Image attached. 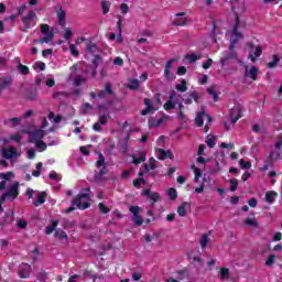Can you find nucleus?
I'll use <instances>...</instances> for the list:
<instances>
[{
	"label": "nucleus",
	"mask_w": 282,
	"mask_h": 282,
	"mask_svg": "<svg viewBox=\"0 0 282 282\" xmlns=\"http://www.w3.org/2000/svg\"><path fill=\"white\" fill-rule=\"evenodd\" d=\"M89 187L82 189V192L73 199V206H77L78 210H87L91 206L89 202L83 203V199H90Z\"/></svg>",
	"instance_id": "obj_1"
},
{
	"label": "nucleus",
	"mask_w": 282,
	"mask_h": 282,
	"mask_svg": "<svg viewBox=\"0 0 282 282\" xmlns=\"http://www.w3.org/2000/svg\"><path fill=\"white\" fill-rule=\"evenodd\" d=\"M239 15H236V24L232 28V37L229 44L228 50H236L237 43H239V39H243V34L239 32Z\"/></svg>",
	"instance_id": "obj_2"
},
{
	"label": "nucleus",
	"mask_w": 282,
	"mask_h": 282,
	"mask_svg": "<svg viewBox=\"0 0 282 282\" xmlns=\"http://www.w3.org/2000/svg\"><path fill=\"white\" fill-rule=\"evenodd\" d=\"M199 98H200L199 91L189 90L187 95H184L183 102H185V105H193V100H194L196 105H199Z\"/></svg>",
	"instance_id": "obj_3"
},
{
	"label": "nucleus",
	"mask_w": 282,
	"mask_h": 282,
	"mask_svg": "<svg viewBox=\"0 0 282 282\" xmlns=\"http://www.w3.org/2000/svg\"><path fill=\"white\" fill-rule=\"evenodd\" d=\"M31 274H32V265L25 262H22L18 267V276H20V279H30Z\"/></svg>",
	"instance_id": "obj_4"
},
{
	"label": "nucleus",
	"mask_w": 282,
	"mask_h": 282,
	"mask_svg": "<svg viewBox=\"0 0 282 282\" xmlns=\"http://www.w3.org/2000/svg\"><path fill=\"white\" fill-rule=\"evenodd\" d=\"M229 117L232 124H237L239 119L243 117V110L241 109V107H234L229 111Z\"/></svg>",
	"instance_id": "obj_5"
},
{
	"label": "nucleus",
	"mask_w": 282,
	"mask_h": 282,
	"mask_svg": "<svg viewBox=\"0 0 282 282\" xmlns=\"http://www.w3.org/2000/svg\"><path fill=\"white\" fill-rule=\"evenodd\" d=\"M173 63H175V59H170L165 64L163 76L167 80H175V74H173Z\"/></svg>",
	"instance_id": "obj_6"
},
{
	"label": "nucleus",
	"mask_w": 282,
	"mask_h": 282,
	"mask_svg": "<svg viewBox=\"0 0 282 282\" xmlns=\"http://www.w3.org/2000/svg\"><path fill=\"white\" fill-rule=\"evenodd\" d=\"M12 76H2L0 77V94H3L6 89L12 87Z\"/></svg>",
	"instance_id": "obj_7"
},
{
	"label": "nucleus",
	"mask_w": 282,
	"mask_h": 282,
	"mask_svg": "<svg viewBox=\"0 0 282 282\" xmlns=\"http://www.w3.org/2000/svg\"><path fill=\"white\" fill-rule=\"evenodd\" d=\"M97 96L100 98V100L107 98V96H113V88L111 83H107L105 85V89L99 90Z\"/></svg>",
	"instance_id": "obj_8"
},
{
	"label": "nucleus",
	"mask_w": 282,
	"mask_h": 282,
	"mask_svg": "<svg viewBox=\"0 0 282 282\" xmlns=\"http://www.w3.org/2000/svg\"><path fill=\"white\" fill-rule=\"evenodd\" d=\"M245 74L251 78V80H257V78H259V68L257 66H251L249 69V66H245Z\"/></svg>",
	"instance_id": "obj_9"
},
{
	"label": "nucleus",
	"mask_w": 282,
	"mask_h": 282,
	"mask_svg": "<svg viewBox=\"0 0 282 282\" xmlns=\"http://www.w3.org/2000/svg\"><path fill=\"white\" fill-rule=\"evenodd\" d=\"M175 17L177 18L173 20V25L184 26L188 23L187 18H180V17H186V12L176 13Z\"/></svg>",
	"instance_id": "obj_10"
},
{
	"label": "nucleus",
	"mask_w": 282,
	"mask_h": 282,
	"mask_svg": "<svg viewBox=\"0 0 282 282\" xmlns=\"http://www.w3.org/2000/svg\"><path fill=\"white\" fill-rule=\"evenodd\" d=\"M143 105H145V108L141 111V116H149V113H153V111H155V108L151 105V99L145 98L143 100Z\"/></svg>",
	"instance_id": "obj_11"
},
{
	"label": "nucleus",
	"mask_w": 282,
	"mask_h": 282,
	"mask_svg": "<svg viewBox=\"0 0 282 282\" xmlns=\"http://www.w3.org/2000/svg\"><path fill=\"white\" fill-rule=\"evenodd\" d=\"M15 155H18V152L14 147H9L2 150V156L6 158V160H12Z\"/></svg>",
	"instance_id": "obj_12"
},
{
	"label": "nucleus",
	"mask_w": 282,
	"mask_h": 282,
	"mask_svg": "<svg viewBox=\"0 0 282 282\" xmlns=\"http://www.w3.org/2000/svg\"><path fill=\"white\" fill-rule=\"evenodd\" d=\"M21 118L19 117H13L10 119H4L3 120V124H6V127H11V129H14V127H19L21 124Z\"/></svg>",
	"instance_id": "obj_13"
},
{
	"label": "nucleus",
	"mask_w": 282,
	"mask_h": 282,
	"mask_svg": "<svg viewBox=\"0 0 282 282\" xmlns=\"http://www.w3.org/2000/svg\"><path fill=\"white\" fill-rule=\"evenodd\" d=\"M279 158H281V154L276 152H270L268 160L264 163L263 171H268V169H270V164H272L274 160H279Z\"/></svg>",
	"instance_id": "obj_14"
},
{
	"label": "nucleus",
	"mask_w": 282,
	"mask_h": 282,
	"mask_svg": "<svg viewBox=\"0 0 282 282\" xmlns=\"http://www.w3.org/2000/svg\"><path fill=\"white\" fill-rule=\"evenodd\" d=\"M34 17H36V13L34 11H30L25 17L22 18V23L25 30H30V21H34Z\"/></svg>",
	"instance_id": "obj_15"
},
{
	"label": "nucleus",
	"mask_w": 282,
	"mask_h": 282,
	"mask_svg": "<svg viewBox=\"0 0 282 282\" xmlns=\"http://www.w3.org/2000/svg\"><path fill=\"white\" fill-rule=\"evenodd\" d=\"M7 197L17 199L19 197V183L11 185L10 189L6 193Z\"/></svg>",
	"instance_id": "obj_16"
},
{
	"label": "nucleus",
	"mask_w": 282,
	"mask_h": 282,
	"mask_svg": "<svg viewBox=\"0 0 282 282\" xmlns=\"http://www.w3.org/2000/svg\"><path fill=\"white\" fill-rule=\"evenodd\" d=\"M45 138V131L43 130H35L31 132V142H39Z\"/></svg>",
	"instance_id": "obj_17"
},
{
	"label": "nucleus",
	"mask_w": 282,
	"mask_h": 282,
	"mask_svg": "<svg viewBox=\"0 0 282 282\" xmlns=\"http://www.w3.org/2000/svg\"><path fill=\"white\" fill-rule=\"evenodd\" d=\"M39 97V89L36 88H29L24 95V98H26V100H36V98Z\"/></svg>",
	"instance_id": "obj_18"
},
{
	"label": "nucleus",
	"mask_w": 282,
	"mask_h": 282,
	"mask_svg": "<svg viewBox=\"0 0 282 282\" xmlns=\"http://www.w3.org/2000/svg\"><path fill=\"white\" fill-rule=\"evenodd\" d=\"M191 207V203L184 202L177 208V214L180 217H186V208Z\"/></svg>",
	"instance_id": "obj_19"
},
{
	"label": "nucleus",
	"mask_w": 282,
	"mask_h": 282,
	"mask_svg": "<svg viewBox=\"0 0 282 282\" xmlns=\"http://www.w3.org/2000/svg\"><path fill=\"white\" fill-rule=\"evenodd\" d=\"M142 162H147V154L144 152L139 153V158L132 155V163L138 166V164H142Z\"/></svg>",
	"instance_id": "obj_20"
},
{
	"label": "nucleus",
	"mask_w": 282,
	"mask_h": 282,
	"mask_svg": "<svg viewBox=\"0 0 282 282\" xmlns=\"http://www.w3.org/2000/svg\"><path fill=\"white\" fill-rule=\"evenodd\" d=\"M261 54H263V47L257 46L253 54L249 55V58L252 63H257V58H259V56H261Z\"/></svg>",
	"instance_id": "obj_21"
},
{
	"label": "nucleus",
	"mask_w": 282,
	"mask_h": 282,
	"mask_svg": "<svg viewBox=\"0 0 282 282\" xmlns=\"http://www.w3.org/2000/svg\"><path fill=\"white\" fill-rule=\"evenodd\" d=\"M36 197L37 199L33 202V206L39 207L42 204H45V197H47V193L42 192Z\"/></svg>",
	"instance_id": "obj_22"
},
{
	"label": "nucleus",
	"mask_w": 282,
	"mask_h": 282,
	"mask_svg": "<svg viewBox=\"0 0 282 282\" xmlns=\"http://www.w3.org/2000/svg\"><path fill=\"white\" fill-rule=\"evenodd\" d=\"M272 58L273 59L267 64L268 69H274L279 65V62L281 61V58L276 54H273Z\"/></svg>",
	"instance_id": "obj_23"
},
{
	"label": "nucleus",
	"mask_w": 282,
	"mask_h": 282,
	"mask_svg": "<svg viewBox=\"0 0 282 282\" xmlns=\"http://www.w3.org/2000/svg\"><path fill=\"white\" fill-rule=\"evenodd\" d=\"M206 116L205 111L197 112L195 122L196 127H204V117Z\"/></svg>",
	"instance_id": "obj_24"
},
{
	"label": "nucleus",
	"mask_w": 282,
	"mask_h": 282,
	"mask_svg": "<svg viewBox=\"0 0 282 282\" xmlns=\"http://www.w3.org/2000/svg\"><path fill=\"white\" fill-rule=\"evenodd\" d=\"M129 140H131V135L127 134L121 142L122 153H127V151H129Z\"/></svg>",
	"instance_id": "obj_25"
},
{
	"label": "nucleus",
	"mask_w": 282,
	"mask_h": 282,
	"mask_svg": "<svg viewBox=\"0 0 282 282\" xmlns=\"http://www.w3.org/2000/svg\"><path fill=\"white\" fill-rule=\"evenodd\" d=\"M279 194L274 191H270L265 193V202L268 204H274V197H276Z\"/></svg>",
	"instance_id": "obj_26"
},
{
	"label": "nucleus",
	"mask_w": 282,
	"mask_h": 282,
	"mask_svg": "<svg viewBox=\"0 0 282 282\" xmlns=\"http://www.w3.org/2000/svg\"><path fill=\"white\" fill-rule=\"evenodd\" d=\"M14 221V212L6 213L4 221L1 223V226H6V224H12Z\"/></svg>",
	"instance_id": "obj_27"
},
{
	"label": "nucleus",
	"mask_w": 282,
	"mask_h": 282,
	"mask_svg": "<svg viewBox=\"0 0 282 282\" xmlns=\"http://www.w3.org/2000/svg\"><path fill=\"white\" fill-rule=\"evenodd\" d=\"M128 89H131V91L140 89V82L138 79H130L128 84Z\"/></svg>",
	"instance_id": "obj_28"
},
{
	"label": "nucleus",
	"mask_w": 282,
	"mask_h": 282,
	"mask_svg": "<svg viewBox=\"0 0 282 282\" xmlns=\"http://www.w3.org/2000/svg\"><path fill=\"white\" fill-rule=\"evenodd\" d=\"M188 83L186 82V79H183L178 85H176V91H181V94H184L188 87H187Z\"/></svg>",
	"instance_id": "obj_29"
},
{
	"label": "nucleus",
	"mask_w": 282,
	"mask_h": 282,
	"mask_svg": "<svg viewBox=\"0 0 282 282\" xmlns=\"http://www.w3.org/2000/svg\"><path fill=\"white\" fill-rule=\"evenodd\" d=\"M65 17H66V13L65 11H63V7H61L59 12L57 13V21L59 25H65Z\"/></svg>",
	"instance_id": "obj_30"
},
{
	"label": "nucleus",
	"mask_w": 282,
	"mask_h": 282,
	"mask_svg": "<svg viewBox=\"0 0 282 282\" xmlns=\"http://www.w3.org/2000/svg\"><path fill=\"white\" fill-rule=\"evenodd\" d=\"M51 226L46 227V235H52V232L56 230V228L58 227V220H51Z\"/></svg>",
	"instance_id": "obj_31"
},
{
	"label": "nucleus",
	"mask_w": 282,
	"mask_h": 282,
	"mask_svg": "<svg viewBox=\"0 0 282 282\" xmlns=\"http://www.w3.org/2000/svg\"><path fill=\"white\" fill-rule=\"evenodd\" d=\"M117 29H118V41L119 43H122V17H119V20L117 22Z\"/></svg>",
	"instance_id": "obj_32"
},
{
	"label": "nucleus",
	"mask_w": 282,
	"mask_h": 282,
	"mask_svg": "<svg viewBox=\"0 0 282 282\" xmlns=\"http://www.w3.org/2000/svg\"><path fill=\"white\" fill-rule=\"evenodd\" d=\"M192 170L194 171L195 174L194 181L199 182V177H202V170L195 166V163L192 164Z\"/></svg>",
	"instance_id": "obj_33"
},
{
	"label": "nucleus",
	"mask_w": 282,
	"mask_h": 282,
	"mask_svg": "<svg viewBox=\"0 0 282 282\" xmlns=\"http://www.w3.org/2000/svg\"><path fill=\"white\" fill-rule=\"evenodd\" d=\"M86 50L90 54H96V52H98V46L94 42H88L86 45Z\"/></svg>",
	"instance_id": "obj_34"
},
{
	"label": "nucleus",
	"mask_w": 282,
	"mask_h": 282,
	"mask_svg": "<svg viewBox=\"0 0 282 282\" xmlns=\"http://www.w3.org/2000/svg\"><path fill=\"white\" fill-rule=\"evenodd\" d=\"M237 56H239V54L237 53V51L235 48L229 50V53L225 54V57L228 61H235V58H237Z\"/></svg>",
	"instance_id": "obj_35"
},
{
	"label": "nucleus",
	"mask_w": 282,
	"mask_h": 282,
	"mask_svg": "<svg viewBox=\"0 0 282 282\" xmlns=\"http://www.w3.org/2000/svg\"><path fill=\"white\" fill-rule=\"evenodd\" d=\"M43 172V163L39 162L36 164V170L32 172L33 177H41V173Z\"/></svg>",
	"instance_id": "obj_36"
},
{
	"label": "nucleus",
	"mask_w": 282,
	"mask_h": 282,
	"mask_svg": "<svg viewBox=\"0 0 282 282\" xmlns=\"http://www.w3.org/2000/svg\"><path fill=\"white\" fill-rule=\"evenodd\" d=\"M246 226H251V228H259V221L257 219L252 218H247L245 219Z\"/></svg>",
	"instance_id": "obj_37"
},
{
	"label": "nucleus",
	"mask_w": 282,
	"mask_h": 282,
	"mask_svg": "<svg viewBox=\"0 0 282 282\" xmlns=\"http://www.w3.org/2000/svg\"><path fill=\"white\" fill-rule=\"evenodd\" d=\"M229 184L231 185V186L229 187V191H230L231 193H235V191H237V187L239 186V181H238L237 178H230V180H229Z\"/></svg>",
	"instance_id": "obj_38"
},
{
	"label": "nucleus",
	"mask_w": 282,
	"mask_h": 282,
	"mask_svg": "<svg viewBox=\"0 0 282 282\" xmlns=\"http://www.w3.org/2000/svg\"><path fill=\"white\" fill-rule=\"evenodd\" d=\"M239 165H240V169H242V170L252 169V163H251L250 161H246V160H243V159H241V160L239 161Z\"/></svg>",
	"instance_id": "obj_39"
},
{
	"label": "nucleus",
	"mask_w": 282,
	"mask_h": 282,
	"mask_svg": "<svg viewBox=\"0 0 282 282\" xmlns=\"http://www.w3.org/2000/svg\"><path fill=\"white\" fill-rule=\"evenodd\" d=\"M9 140L17 142V144H21V140H23V137L21 135V133L10 134Z\"/></svg>",
	"instance_id": "obj_40"
},
{
	"label": "nucleus",
	"mask_w": 282,
	"mask_h": 282,
	"mask_svg": "<svg viewBox=\"0 0 282 282\" xmlns=\"http://www.w3.org/2000/svg\"><path fill=\"white\" fill-rule=\"evenodd\" d=\"M230 276V270L228 268H220V279L224 281Z\"/></svg>",
	"instance_id": "obj_41"
},
{
	"label": "nucleus",
	"mask_w": 282,
	"mask_h": 282,
	"mask_svg": "<svg viewBox=\"0 0 282 282\" xmlns=\"http://www.w3.org/2000/svg\"><path fill=\"white\" fill-rule=\"evenodd\" d=\"M208 241H210V238H208V234H204L200 238V247L204 249L208 246Z\"/></svg>",
	"instance_id": "obj_42"
},
{
	"label": "nucleus",
	"mask_w": 282,
	"mask_h": 282,
	"mask_svg": "<svg viewBox=\"0 0 282 282\" xmlns=\"http://www.w3.org/2000/svg\"><path fill=\"white\" fill-rule=\"evenodd\" d=\"M18 69H19V72H21V74L23 76H28V74H30V67H28V66H25L23 64H19L18 65Z\"/></svg>",
	"instance_id": "obj_43"
},
{
	"label": "nucleus",
	"mask_w": 282,
	"mask_h": 282,
	"mask_svg": "<svg viewBox=\"0 0 282 282\" xmlns=\"http://www.w3.org/2000/svg\"><path fill=\"white\" fill-rule=\"evenodd\" d=\"M167 195H169L170 199L175 202V199H177V189H175L174 187H171L167 192Z\"/></svg>",
	"instance_id": "obj_44"
},
{
	"label": "nucleus",
	"mask_w": 282,
	"mask_h": 282,
	"mask_svg": "<svg viewBox=\"0 0 282 282\" xmlns=\"http://www.w3.org/2000/svg\"><path fill=\"white\" fill-rule=\"evenodd\" d=\"M82 83H86L85 77H83V75H77L74 79L75 87H80Z\"/></svg>",
	"instance_id": "obj_45"
},
{
	"label": "nucleus",
	"mask_w": 282,
	"mask_h": 282,
	"mask_svg": "<svg viewBox=\"0 0 282 282\" xmlns=\"http://www.w3.org/2000/svg\"><path fill=\"white\" fill-rule=\"evenodd\" d=\"M132 221L134 223V226H142V224H144V219H142V216L137 215V216H132Z\"/></svg>",
	"instance_id": "obj_46"
},
{
	"label": "nucleus",
	"mask_w": 282,
	"mask_h": 282,
	"mask_svg": "<svg viewBox=\"0 0 282 282\" xmlns=\"http://www.w3.org/2000/svg\"><path fill=\"white\" fill-rule=\"evenodd\" d=\"M134 188H140L142 184H147V181H144L143 177H139L132 182Z\"/></svg>",
	"instance_id": "obj_47"
},
{
	"label": "nucleus",
	"mask_w": 282,
	"mask_h": 282,
	"mask_svg": "<svg viewBox=\"0 0 282 282\" xmlns=\"http://www.w3.org/2000/svg\"><path fill=\"white\" fill-rule=\"evenodd\" d=\"M55 237L57 239H66V241H67V239H69V237L67 236V232H65L63 230L55 231Z\"/></svg>",
	"instance_id": "obj_48"
},
{
	"label": "nucleus",
	"mask_w": 282,
	"mask_h": 282,
	"mask_svg": "<svg viewBox=\"0 0 282 282\" xmlns=\"http://www.w3.org/2000/svg\"><path fill=\"white\" fill-rule=\"evenodd\" d=\"M98 208L102 215H107V213H110V208L106 206L104 203H99Z\"/></svg>",
	"instance_id": "obj_49"
},
{
	"label": "nucleus",
	"mask_w": 282,
	"mask_h": 282,
	"mask_svg": "<svg viewBox=\"0 0 282 282\" xmlns=\"http://www.w3.org/2000/svg\"><path fill=\"white\" fill-rule=\"evenodd\" d=\"M73 37H74V32H72V29L69 28L65 29L64 39H66V41H72Z\"/></svg>",
	"instance_id": "obj_50"
},
{
	"label": "nucleus",
	"mask_w": 282,
	"mask_h": 282,
	"mask_svg": "<svg viewBox=\"0 0 282 282\" xmlns=\"http://www.w3.org/2000/svg\"><path fill=\"white\" fill-rule=\"evenodd\" d=\"M215 140H216L215 137L206 139V144L209 149H215V144H217V142H215Z\"/></svg>",
	"instance_id": "obj_51"
},
{
	"label": "nucleus",
	"mask_w": 282,
	"mask_h": 282,
	"mask_svg": "<svg viewBox=\"0 0 282 282\" xmlns=\"http://www.w3.org/2000/svg\"><path fill=\"white\" fill-rule=\"evenodd\" d=\"M35 147L37 149H41L42 151H46L47 150V144L45 143V141H35Z\"/></svg>",
	"instance_id": "obj_52"
},
{
	"label": "nucleus",
	"mask_w": 282,
	"mask_h": 282,
	"mask_svg": "<svg viewBox=\"0 0 282 282\" xmlns=\"http://www.w3.org/2000/svg\"><path fill=\"white\" fill-rule=\"evenodd\" d=\"M149 197L153 202V204H156V202H160V193L158 192H152Z\"/></svg>",
	"instance_id": "obj_53"
},
{
	"label": "nucleus",
	"mask_w": 282,
	"mask_h": 282,
	"mask_svg": "<svg viewBox=\"0 0 282 282\" xmlns=\"http://www.w3.org/2000/svg\"><path fill=\"white\" fill-rule=\"evenodd\" d=\"M156 158L158 160H166V150L159 149Z\"/></svg>",
	"instance_id": "obj_54"
},
{
	"label": "nucleus",
	"mask_w": 282,
	"mask_h": 282,
	"mask_svg": "<svg viewBox=\"0 0 282 282\" xmlns=\"http://www.w3.org/2000/svg\"><path fill=\"white\" fill-rule=\"evenodd\" d=\"M129 210L132 213V217H138V215H140V206H131Z\"/></svg>",
	"instance_id": "obj_55"
},
{
	"label": "nucleus",
	"mask_w": 282,
	"mask_h": 282,
	"mask_svg": "<svg viewBox=\"0 0 282 282\" xmlns=\"http://www.w3.org/2000/svg\"><path fill=\"white\" fill-rule=\"evenodd\" d=\"M185 58H187L189 63H195L196 61H199L202 56H197V54H191V55H186Z\"/></svg>",
	"instance_id": "obj_56"
},
{
	"label": "nucleus",
	"mask_w": 282,
	"mask_h": 282,
	"mask_svg": "<svg viewBox=\"0 0 282 282\" xmlns=\"http://www.w3.org/2000/svg\"><path fill=\"white\" fill-rule=\"evenodd\" d=\"M276 261V256L275 254H270L265 261V265L270 267Z\"/></svg>",
	"instance_id": "obj_57"
},
{
	"label": "nucleus",
	"mask_w": 282,
	"mask_h": 282,
	"mask_svg": "<svg viewBox=\"0 0 282 282\" xmlns=\"http://www.w3.org/2000/svg\"><path fill=\"white\" fill-rule=\"evenodd\" d=\"M96 166H97V169H100L101 166L105 167V155L99 154V159L96 162Z\"/></svg>",
	"instance_id": "obj_58"
},
{
	"label": "nucleus",
	"mask_w": 282,
	"mask_h": 282,
	"mask_svg": "<svg viewBox=\"0 0 282 282\" xmlns=\"http://www.w3.org/2000/svg\"><path fill=\"white\" fill-rule=\"evenodd\" d=\"M165 111H170L171 109H175V102L172 100H169L164 104Z\"/></svg>",
	"instance_id": "obj_59"
},
{
	"label": "nucleus",
	"mask_w": 282,
	"mask_h": 282,
	"mask_svg": "<svg viewBox=\"0 0 282 282\" xmlns=\"http://www.w3.org/2000/svg\"><path fill=\"white\" fill-rule=\"evenodd\" d=\"M69 50L73 56H80V52H78V50L76 48V44H70Z\"/></svg>",
	"instance_id": "obj_60"
},
{
	"label": "nucleus",
	"mask_w": 282,
	"mask_h": 282,
	"mask_svg": "<svg viewBox=\"0 0 282 282\" xmlns=\"http://www.w3.org/2000/svg\"><path fill=\"white\" fill-rule=\"evenodd\" d=\"M52 39H54V33L50 32L48 34H46L45 37L42 39V44L43 43H50L52 41Z\"/></svg>",
	"instance_id": "obj_61"
},
{
	"label": "nucleus",
	"mask_w": 282,
	"mask_h": 282,
	"mask_svg": "<svg viewBox=\"0 0 282 282\" xmlns=\"http://www.w3.org/2000/svg\"><path fill=\"white\" fill-rule=\"evenodd\" d=\"M101 9L104 14H109V3L107 1L101 2Z\"/></svg>",
	"instance_id": "obj_62"
},
{
	"label": "nucleus",
	"mask_w": 282,
	"mask_h": 282,
	"mask_svg": "<svg viewBox=\"0 0 282 282\" xmlns=\"http://www.w3.org/2000/svg\"><path fill=\"white\" fill-rule=\"evenodd\" d=\"M40 30H41L42 34H50V25L48 24L40 25Z\"/></svg>",
	"instance_id": "obj_63"
},
{
	"label": "nucleus",
	"mask_w": 282,
	"mask_h": 282,
	"mask_svg": "<svg viewBox=\"0 0 282 282\" xmlns=\"http://www.w3.org/2000/svg\"><path fill=\"white\" fill-rule=\"evenodd\" d=\"M282 147V133L278 135V141L275 143V149L281 150Z\"/></svg>",
	"instance_id": "obj_64"
}]
</instances>
